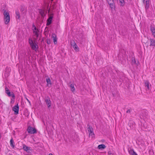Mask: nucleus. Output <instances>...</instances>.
Returning a JSON list of instances; mask_svg holds the SVG:
<instances>
[{"label": "nucleus", "instance_id": "nucleus-1", "mask_svg": "<svg viewBox=\"0 0 155 155\" xmlns=\"http://www.w3.org/2000/svg\"><path fill=\"white\" fill-rule=\"evenodd\" d=\"M29 43L32 49L36 51L38 48V45L35 42L34 43L32 39L29 38L28 39Z\"/></svg>", "mask_w": 155, "mask_h": 155}, {"label": "nucleus", "instance_id": "nucleus-2", "mask_svg": "<svg viewBox=\"0 0 155 155\" xmlns=\"http://www.w3.org/2000/svg\"><path fill=\"white\" fill-rule=\"evenodd\" d=\"M4 20L5 24H7L10 21V15L9 13L5 11L4 12Z\"/></svg>", "mask_w": 155, "mask_h": 155}, {"label": "nucleus", "instance_id": "nucleus-3", "mask_svg": "<svg viewBox=\"0 0 155 155\" xmlns=\"http://www.w3.org/2000/svg\"><path fill=\"white\" fill-rule=\"evenodd\" d=\"M112 10H115V6L114 0H106Z\"/></svg>", "mask_w": 155, "mask_h": 155}, {"label": "nucleus", "instance_id": "nucleus-4", "mask_svg": "<svg viewBox=\"0 0 155 155\" xmlns=\"http://www.w3.org/2000/svg\"><path fill=\"white\" fill-rule=\"evenodd\" d=\"M27 131L28 133L31 134H34L37 132L35 128H33L31 126L28 127Z\"/></svg>", "mask_w": 155, "mask_h": 155}, {"label": "nucleus", "instance_id": "nucleus-5", "mask_svg": "<svg viewBox=\"0 0 155 155\" xmlns=\"http://www.w3.org/2000/svg\"><path fill=\"white\" fill-rule=\"evenodd\" d=\"M89 127L87 128V130L89 133V136H91L92 137H93L94 136V134L93 132V128L91 126L87 125Z\"/></svg>", "mask_w": 155, "mask_h": 155}, {"label": "nucleus", "instance_id": "nucleus-6", "mask_svg": "<svg viewBox=\"0 0 155 155\" xmlns=\"http://www.w3.org/2000/svg\"><path fill=\"white\" fill-rule=\"evenodd\" d=\"M45 101L48 106V108H49L51 105V101L49 97H46L45 99Z\"/></svg>", "mask_w": 155, "mask_h": 155}, {"label": "nucleus", "instance_id": "nucleus-7", "mask_svg": "<svg viewBox=\"0 0 155 155\" xmlns=\"http://www.w3.org/2000/svg\"><path fill=\"white\" fill-rule=\"evenodd\" d=\"M12 110L14 111L15 114H18L19 106L18 104H17L13 107Z\"/></svg>", "mask_w": 155, "mask_h": 155}, {"label": "nucleus", "instance_id": "nucleus-8", "mask_svg": "<svg viewBox=\"0 0 155 155\" xmlns=\"http://www.w3.org/2000/svg\"><path fill=\"white\" fill-rule=\"evenodd\" d=\"M23 149L25 151H26L28 153H31L30 151H31V150L30 149V147H27L25 144L23 145Z\"/></svg>", "mask_w": 155, "mask_h": 155}, {"label": "nucleus", "instance_id": "nucleus-9", "mask_svg": "<svg viewBox=\"0 0 155 155\" xmlns=\"http://www.w3.org/2000/svg\"><path fill=\"white\" fill-rule=\"evenodd\" d=\"M144 86L145 87H147L146 90H149L150 89V86H151L150 84L148 81H146L144 82Z\"/></svg>", "mask_w": 155, "mask_h": 155}, {"label": "nucleus", "instance_id": "nucleus-10", "mask_svg": "<svg viewBox=\"0 0 155 155\" xmlns=\"http://www.w3.org/2000/svg\"><path fill=\"white\" fill-rule=\"evenodd\" d=\"M52 37L53 40L54 42L55 45L57 43V38L56 35L54 34H52Z\"/></svg>", "mask_w": 155, "mask_h": 155}, {"label": "nucleus", "instance_id": "nucleus-11", "mask_svg": "<svg viewBox=\"0 0 155 155\" xmlns=\"http://www.w3.org/2000/svg\"><path fill=\"white\" fill-rule=\"evenodd\" d=\"M6 93L8 94V96L9 97H11L14 99L15 98V96L13 92L11 93L9 90L8 91H6Z\"/></svg>", "mask_w": 155, "mask_h": 155}, {"label": "nucleus", "instance_id": "nucleus-12", "mask_svg": "<svg viewBox=\"0 0 155 155\" xmlns=\"http://www.w3.org/2000/svg\"><path fill=\"white\" fill-rule=\"evenodd\" d=\"M52 18V16H50L49 18L47 20V23L46 24L47 26L49 25L51 23Z\"/></svg>", "mask_w": 155, "mask_h": 155}, {"label": "nucleus", "instance_id": "nucleus-13", "mask_svg": "<svg viewBox=\"0 0 155 155\" xmlns=\"http://www.w3.org/2000/svg\"><path fill=\"white\" fill-rule=\"evenodd\" d=\"M128 152L131 155H138L133 149H130L128 150Z\"/></svg>", "mask_w": 155, "mask_h": 155}, {"label": "nucleus", "instance_id": "nucleus-14", "mask_svg": "<svg viewBox=\"0 0 155 155\" xmlns=\"http://www.w3.org/2000/svg\"><path fill=\"white\" fill-rule=\"evenodd\" d=\"M39 12L40 14L41 15L42 18H44V17L45 16V14L44 11L43 10L41 9H39Z\"/></svg>", "mask_w": 155, "mask_h": 155}, {"label": "nucleus", "instance_id": "nucleus-15", "mask_svg": "<svg viewBox=\"0 0 155 155\" xmlns=\"http://www.w3.org/2000/svg\"><path fill=\"white\" fill-rule=\"evenodd\" d=\"M149 1L150 0H146L145 3V8L146 9H148L149 7Z\"/></svg>", "mask_w": 155, "mask_h": 155}, {"label": "nucleus", "instance_id": "nucleus-16", "mask_svg": "<svg viewBox=\"0 0 155 155\" xmlns=\"http://www.w3.org/2000/svg\"><path fill=\"white\" fill-rule=\"evenodd\" d=\"M128 125L129 126L130 128H133L134 126V122L132 121H130Z\"/></svg>", "mask_w": 155, "mask_h": 155}, {"label": "nucleus", "instance_id": "nucleus-17", "mask_svg": "<svg viewBox=\"0 0 155 155\" xmlns=\"http://www.w3.org/2000/svg\"><path fill=\"white\" fill-rule=\"evenodd\" d=\"M46 81L47 83V85L48 86L49 84H50V85H51V81L49 78H47Z\"/></svg>", "mask_w": 155, "mask_h": 155}, {"label": "nucleus", "instance_id": "nucleus-18", "mask_svg": "<svg viewBox=\"0 0 155 155\" xmlns=\"http://www.w3.org/2000/svg\"><path fill=\"white\" fill-rule=\"evenodd\" d=\"M106 147V146L104 144L99 145L98 146V148L99 149H104Z\"/></svg>", "mask_w": 155, "mask_h": 155}, {"label": "nucleus", "instance_id": "nucleus-19", "mask_svg": "<svg viewBox=\"0 0 155 155\" xmlns=\"http://www.w3.org/2000/svg\"><path fill=\"white\" fill-rule=\"evenodd\" d=\"M150 30L154 36H155V29L154 27H150Z\"/></svg>", "mask_w": 155, "mask_h": 155}, {"label": "nucleus", "instance_id": "nucleus-20", "mask_svg": "<svg viewBox=\"0 0 155 155\" xmlns=\"http://www.w3.org/2000/svg\"><path fill=\"white\" fill-rule=\"evenodd\" d=\"M150 46H155V40L154 39H150Z\"/></svg>", "mask_w": 155, "mask_h": 155}, {"label": "nucleus", "instance_id": "nucleus-21", "mask_svg": "<svg viewBox=\"0 0 155 155\" xmlns=\"http://www.w3.org/2000/svg\"><path fill=\"white\" fill-rule=\"evenodd\" d=\"M10 144L11 147L12 148H14L15 147V145L14 144V140L13 138H12L10 140Z\"/></svg>", "mask_w": 155, "mask_h": 155}, {"label": "nucleus", "instance_id": "nucleus-22", "mask_svg": "<svg viewBox=\"0 0 155 155\" xmlns=\"http://www.w3.org/2000/svg\"><path fill=\"white\" fill-rule=\"evenodd\" d=\"M70 87L71 89V91L73 92L75 90L74 87V85L73 84H71L70 85Z\"/></svg>", "mask_w": 155, "mask_h": 155}, {"label": "nucleus", "instance_id": "nucleus-23", "mask_svg": "<svg viewBox=\"0 0 155 155\" xmlns=\"http://www.w3.org/2000/svg\"><path fill=\"white\" fill-rule=\"evenodd\" d=\"M76 51H78L79 50V48L78 47V46L77 45H75L74 46L72 47Z\"/></svg>", "mask_w": 155, "mask_h": 155}, {"label": "nucleus", "instance_id": "nucleus-24", "mask_svg": "<svg viewBox=\"0 0 155 155\" xmlns=\"http://www.w3.org/2000/svg\"><path fill=\"white\" fill-rule=\"evenodd\" d=\"M77 45L75 41L74 40H72L71 41V45L72 47L74 46L75 45Z\"/></svg>", "mask_w": 155, "mask_h": 155}, {"label": "nucleus", "instance_id": "nucleus-25", "mask_svg": "<svg viewBox=\"0 0 155 155\" xmlns=\"http://www.w3.org/2000/svg\"><path fill=\"white\" fill-rule=\"evenodd\" d=\"M119 1L121 6H123L125 5V2L124 0H119Z\"/></svg>", "mask_w": 155, "mask_h": 155}, {"label": "nucleus", "instance_id": "nucleus-26", "mask_svg": "<svg viewBox=\"0 0 155 155\" xmlns=\"http://www.w3.org/2000/svg\"><path fill=\"white\" fill-rule=\"evenodd\" d=\"M16 14L17 17V18L18 19H19L20 18V15L19 12L18 11H17L16 12Z\"/></svg>", "mask_w": 155, "mask_h": 155}, {"label": "nucleus", "instance_id": "nucleus-27", "mask_svg": "<svg viewBox=\"0 0 155 155\" xmlns=\"http://www.w3.org/2000/svg\"><path fill=\"white\" fill-rule=\"evenodd\" d=\"M132 63L137 64L136 61L134 58H132Z\"/></svg>", "mask_w": 155, "mask_h": 155}, {"label": "nucleus", "instance_id": "nucleus-28", "mask_svg": "<svg viewBox=\"0 0 155 155\" xmlns=\"http://www.w3.org/2000/svg\"><path fill=\"white\" fill-rule=\"evenodd\" d=\"M39 31L38 30H37V31L34 30V31H33V33L35 34V35H36L37 34H38V32Z\"/></svg>", "mask_w": 155, "mask_h": 155}, {"label": "nucleus", "instance_id": "nucleus-29", "mask_svg": "<svg viewBox=\"0 0 155 155\" xmlns=\"http://www.w3.org/2000/svg\"><path fill=\"white\" fill-rule=\"evenodd\" d=\"M46 42L49 45L51 43V41L50 39H47Z\"/></svg>", "mask_w": 155, "mask_h": 155}, {"label": "nucleus", "instance_id": "nucleus-30", "mask_svg": "<svg viewBox=\"0 0 155 155\" xmlns=\"http://www.w3.org/2000/svg\"><path fill=\"white\" fill-rule=\"evenodd\" d=\"M131 111V110L130 109H128L126 113H130V112Z\"/></svg>", "mask_w": 155, "mask_h": 155}, {"label": "nucleus", "instance_id": "nucleus-31", "mask_svg": "<svg viewBox=\"0 0 155 155\" xmlns=\"http://www.w3.org/2000/svg\"><path fill=\"white\" fill-rule=\"evenodd\" d=\"M9 90V89H8V88L7 87H5V92L6 91H8Z\"/></svg>", "mask_w": 155, "mask_h": 155}, {"label": "nucleus", "instance_id": "nucleus-32", "mask_svg": "<svg viewBox=\"0 0 155 155\" xmlns=\"http://www.w3.org/2000/svg\"><path fill=\"white\" fill-rule=\"evenodd\" d=\"M37 30H38V29L37 28H36V27H35V28H34V29H33V31H34V30L37 31Z\"/></svg>", "mask_w": 155, "mask_h": 155}, {"label": "nucleus", "instance_id": "nucleus-33", "mask_svg": "<svg viewBox=\"0 0 155 155\" xmlns=\"http://www.w3.org/2000/svg\"><path fill=\"white\" fill-rule=\"evenodd\" d=\"M44 19V18H42V17H41V20H40V21H41V22H43V20Z\"/></svg>", "mask_w": 155, "mask_h": 155}, {"label": "nucleus", "instance_id": "nucleus-34", "mask_svg": "<svg viewBox=\"0 0 155 155\" xmlns=\"http://www.w3.org/2000/svg\"><path fill=\"white\" fill-rule=\"evenodd\" d=\"M36 36V37L37 38H38V36H39V34H37V35H35Z\"/></svg>", "mask_w": 155, "mask_h": 155}, {"label": "nucleus", "instance_id": "nucleus-35", "mask_svg": "<svg viewBox=\"0 0 155 155\" xmlns=\"http://www.w3.org/2000/svg\"><path fill=\"white\" fill-rule=\"evenodd\" d=\"M35 25H34V24L33 23L32 25V27L34 28H35Z\"/></svg>", "mask_w": 155, "mask_h": 155}, {"label": "nucleus", "instance_id": "nucleus-36", "mask_svg": "<svg viewBox=\"0 0 155 155\" xmlns=\"http://www.w3.org/2000/svg\"><path fill=\"white\" fill-rule=\"evenodd\" d=\"M27 100L28 101V102L29 103H30V102L29 101L27 98H26Z\"/></svg>", "mask_w": 155, "mask_h": 155}, {"label": "nucleus", "instance_id": "nucleus-37", "mask_svg": "<svg viewBox=\"0 0 155 155\" xmlns=\"http://www.w3.org/2000/svg\"><path fill=\"white\" fill-rule=\"evenodd\" d=\"M49 155H53L52 153H50L49 154Z\"/></svg>", "mask_w": 155, "mask_h": 155}, {"label": "nucleus", "instance_id": "nucleus-38", "mask_svg": "<svg viewBox=\"0 0 155 155\" xmlns=\"http://www.w3.org/2000/svg\"><path fill=\"white\" fill-rule=\"evenodd\" d=\"M143 1V3H144L145 0H142Z\"/></svg>", "mask_w": 155, "mask_h": 155}, {"label": "nucleus", "instance_id": "nucleus-39", "mask_svg": "<svg viewBox=\"0 0 155 155\" xmlns=\"http://www.w3.org/2000/svg\"><path fill=\"white\" fill-rule=\"evenodd\" d=\"M53 0H51L52 1H53Z\"/></svg>", "mask_w": 155, "mask_h": 155}]
</instances>
